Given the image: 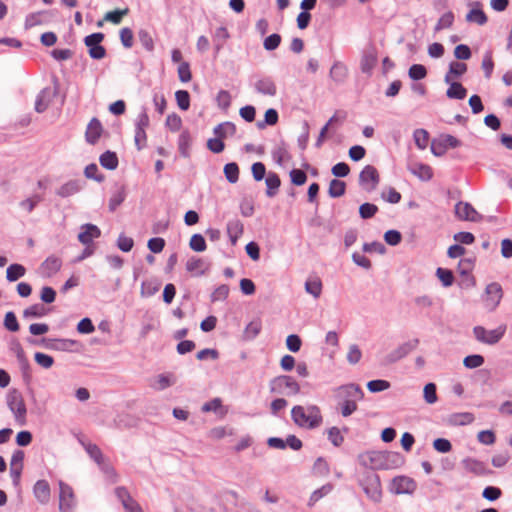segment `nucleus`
<instances>
[{"label":"nucleus","instance_id":"1","mask_svg":"<svg viewBox=\"0 0 512 512\" xmlns=\"http://www.w3.org/2000/svg\"><path fill=\"white\" fill-rule=\"evenodd\" d=\"M334 395L338 400L343 417L352 415L358 408L357 402L361 401L364 397L362 389L355 384H347L336 388Z\"/></svg>","mask_w":512,"mask_h":512},{"label":"nucleus","instance_id":"2","mask_svg":"<svg viewBox=\"0 0 512 512\" xmlns=\"http://www.w3.org/2000/svg\"><path fill=\"white\" fill-rule=\"evenodd\" d=\"M291 418L297 426L310 430L318 428L323 422L321 410L317 405H296L291 410Z\"/></svg>","mask_w":512,"mask_h":512},{"label":"nucleus","instance_id":"3","mask_svg":"<svg viewBox=\"0 0 512 512\" xmlns=\"http://www.w3.org/2000/svg\"><path fill=\"white\" fill-rule=\"evenodd\" d=\"M507 326L499 324L495 328H486L483 326H475L473 333L475 338L484 344L493 345L498 343L506 333Z\"/></svg>","mask_w":512,"mask_h":512},{"label":"nucleus","instance_id":"4","mask_svg":"<svg viewBox=\"0 0 512 512\" xmlns=\"http://www.w3.org/2000/svg\"><path fill=\"white\" fill-rule=\"evenodd\" d=\"M7 405L15 416V419L24 424L26 418V406L21 393L16 390H10L7 394Z\"/></svg>","mask_w":512,"mask_h":512},{"label":"nucleus","instance_id":"5","mask_svg":"<svg viewBox=\"0 0 512 512\" xmlns=\"http://www.w3.org/2000/svg\"><path fill=\"white\" fill-rule=\"evenodd\" d=\"M461 145L460 140L450 134H442L431 143V152L435 156H443L448 149L457 148Z\"/></svg>","mask_w":512,"mask_h":512},{"label":"nucleus","instance_id":"6","mask_svg":"<svg viewBox=\"0 0 512 512\" xmlns=\"http://www.w3.org/2000/svg\"><path fill=\"white\" fill-rule=\"evenodd\" d=\"M361 485L365 494L374 502H379L382 497L381 483L379 476L375 473H368L362 480Z\"/></svg>","mask_w":512,"mask_h":512},{"label":"nucleus","instance_id":"7","mask_svg":"<svg viewBox=\"0 0 512 512\" xmlns=\"http://www.w3.org/2000/svg\"><path fill=\"white\" fill-rule=\"evenodd\" d=\"M101 235L100 229L94 224H84L81 226V232L78 235V240L86 246H89L92 241L96 238H99ZM92 254V250L87 247L84 250V254L80 259H84L87 256Z\"/></svg>","mask_w":512,"mask_h":512},{"label":"nucleus","instance_id":"8","mask_svg":"<svg viewBox=\"0 0 512 512\" xmlns=\"http://www.w3.org/2000/svg\"><path fill=\"white\" fill-rule=\"evenodd\" d=\"M273 390L286 395H296L300 392L299 384L291 376L283 375L272 381Z\"/></svg>","mask_w":512,"mask_h":512},{"label":"nucleus","instance_id":"9","mask_svg":"<svg viewBox=\"0 0 512 512\" xmlns=\"http://www.w3.org/2000/svg\"><path fill=\"white\" fill-rule=\"evenodd\" d=\"M360 184L363 188L370 192L376 189L380 181L378 170L372 166L367 165L363 168L359 175Z\"/></svg>","mask_w":512,"mask_h":512},{"label":"nucleus","instance_id":"10","mask_svg":"<svg viewBox=\"0 0 512 512\" xmlns=\"http://www.w3.org/2000/svg\"><path fill=\"white\" fill-rule=\"evenodd\" d=\"M359 463L361 466L371 469L378 470L383 469V451H368L359 455Z\"/></svg>","mask_w":512,"mask_h":512},{"label":"nucleus","instance_id":"11","mask_svg":"<svg viewBox=\"0 0 512 512\" xmlns=\"http://www.w3.org/2000/svg\"><path fill=\"white\" fill-rule=\"evenodd\" d=\"M59 510L60 512H73L75 506L74 493L66 483L59 482Z\"/></svg>","mask_w":512,"mask_h":512},{"label":"nucleus","instance_id":"12","mask_svg":"<svg viewBox=\"0 0 512 512\" xmlns=\"http://www.w3.org/2000/svg\"><path fill=\"white\" fill-rule=\"evenodd\" d=\"M416 487V482L407 476H397L391 483V491L395 494H412Z\"/></svg>","mask_w":512,"mask_h":512},{"label":"nucleus","instance_id":"13","mask_svg":"<svg viewBox=\"0 0 512 512\" xmlns=\"http://www.w3.org/2000/svg\"><path fill=\"white\" fill-rule=\"evenodd\" d=\"M455 215L462 221L477 222L482 218L471 204L462 201L455 205Z\"/></svg>","mask_w":512,"mask_h":512},{"label":"nucleus","instance_id":"14","mask_svg":"<svg viewBox=\"0 0 512 512\" xmlns=\"http://www.w3.org/2000/svg\"><path fill=\"white\" fill-rule=\"evenodd\" d=\"M418 344H419L418 339H412V340H409V341L403 343L402 345H400L399 347H397L396 349L391 351L386 356L387 363H395V362L399 361L400 359L404 358L410 352L415 350L417 348Z\"/></svg>","mask_w":512,"mask_h":512},{"label":"nucleus","instance_id":"15","mask_svg":"<svg viewBox=\"0 0 512 512\" xmlns=\"http://www.w3.org/2000/svg\"><path fill=\"white\" fill-rule=\"evenodd\" d=\"M115 494L121 501L126 512H143L140 505L131 497L126 488L117 487L115 489Z\"/></svg>","mask_w":512,"mask_h":512},{"label":"nucleus","instance_id":"16","mask_svg":"<svg viewBox=\"0 0 512 512\" xmlns=\"http://www.w3.org/2000/svg\"><path fill=\"white\" fill-rule=\"evenodd\" d=\"M103 133V126L98 118H92L87 125L85 138L90 144H95Z\"/></svg>","mask_w":512,"mask_h":512},{"label":"nucleus","instance_id":"17","mask_svg":"<svg viewBox=\"0 0 512 512\" xmlns=\"http://www.w3.org/2000/svg\"><path fill=\"white\" fill-rule=\"evenodd\" d=\"M62 267V260L55 255L49 256L41 264L40 270L45 277H51L56 274Z\"/></svg>","mask_w":512,"mask_h":512},{"label":"nucleus","instance_id":"18","mask_svg":"<svg viewBox=\"0 0 512 512\" xmlns=\"http://www.w3.org/2000/svg\"><path fill=\"white\" fill-rule=\"evenodd\" d=\"M502 288L498 283H491L486 287V303L490 308H495L502 298Z\"/></svg>","mask_w":512,"mask_h":512},{"label":"nucleus","instance_id":"19","mask_svg":"<svg viewBox=\"0 0 512 512\" xmlns=\"http://www.w3.org/2000/svg\"><path fill=\"white\" fill-rule=\"evenodd\" d=\"M409 171L422 181H428L433 177V170L427 164L414 162L409 166Z\"/></svg>","mask_w":512,"mask_h":512},{"label":"nucleus","instance_id":"20","mask_svg":"<svg viewBox=\"0 0 512 512\" xmlns=\"http://www.w3.org/2000/svg\"><path fill=\"white\" fill-rule=\"evenodd\" d=\"M36 499L41 504H47L50 500V486L46 480H38L33 488Z\"/></svg>","mask_w":512,"mask_h":512},{"label":"nucleus","instance_id":"21","mask_svg":"<svg viewBox=\"0 0 512 512\" xmlns=\"http://www.w3.org/2000/svg\"><path fill=\"white\" fill-rule=\"evenodd\" d=\"M462 466L467 472L473 473L477 476L485 475L488 472L483 462L473 458H465L462 461Z\"/></svg>","mask_w":512,"mask_h":512},{"label":"nucleus","instance_id":"22","mask_svg":"<svg viewBox=\"0 0 512 512\" xmlns=\"http://www.w3.org/2000/svg\"><path fill=\"white\" fill-rule=\"evenodd\" d=\"M467 71V65L462 62L453 61L449 65V70L445 75V82L451 83L455 82L454 80L461 77Z\"/></svg>","mask_w":512,"mask_h":512},{"label":"nucleus","instance_id":"23","mask_svg":"<svg viewBox=\"0 0 512 512\" xmlns=\"http://www.w3.org/2000/svg\"><path fill=\"white\" fill-rule=\"evenodd\" d=\"M177 381L176 376L173 373L159 374L151 387L157 391H162L168 387L173 386Z\"/></svg>","mask_w":512,"mask_h":512},{"label":"nucleus","instance_id":"24","mask_svg":"<svg viewBox=\"0 0 512 512\" xmlns=\"http://www.w3.org/2000/svg\"><path fill=\"white\" fill-rule=\"evenodd\" d=\"M404 463L403 456L398 452L383 451V469H393L400 467Z\"/></svg>","mask_w":512,"mask_h":512},{"label":"nucleus","instance_id":"25","mask_svg":"<svg viewBox=\"0 0 512 512\" xmlns=\"http://www.w3.org/2000/svg\"><path fill=\"white\" fill-rule=\"evenodd\" d=\"M244 231L243 223L234 219L228 222L227 224V233L232 245H235L238 239L242 236Z\"/></svg>","mask_w":512,"mask_h":512},{"label":"nucleus","instance_id":"26","mask_svg":"<svg viewBox=\"0 0 512 512\" xmlns=\"http://www.w3.org/2000/svg\"><path fill=\"white\" fill-rule=\"evenodd\" d=\"M256 90L265 96H274L277 88L274 81L270 78H263L255 83Z\"/></svg>","mask_w":512,"mask_h":512},{"label":"nucleus","instance_id":"27","mask_svg":"<svg viewBox=\"0 0 512 512\" xmlns=\"http://www.w3.org/2000/svg\"><path fill=\"white\" fill-rule=\"evenodd\" d=\"M201 410L205 413L214 412L220 417H224L227 413V409L223 407L222 400L220 398H214L211 401L204 403Z\"/></svg>","mask_w":512,"mask_h":512},{"label":"nucleus","instance_id":"28","mask_svg":"<svg viewBox=\"0 0 512 512\" xmlns=\"http://www.w3.org/2000/svg\"><path fill=\"white\" fill-rule=\"evenodd\" d=\"M348 74L347 67L340 63L336 62L330 69V77L337 83H342L346 79Z\"/></svg>","mask_w":512,"mask_h":512},{"label":"nucleus","instance_id":"29","mask_svg":"<svg viewBox=\"0 0 512 512\" xmlns=\"http://www.w3.org/2000/svg\"><path fill=\"white\" fill-rule=\"evenodd\" d=\"M450 86L446 91V95L450 99H464L467 95L466 88L459 82H451Z\"/></svg>","mask_w":512,"mask_h":512},{"label":"nucleus","instance_id":"30","mask_svg":"<svg viewBox=\"0 0 512 512\" xmlns=\"http://www.w3.org/2000/svg\"><path fill=\"white\" fill-rule=\"evenodd\" d=\"M267 191L266 194L268 197H273L277 193L278 188L281 185V180L276 173L270 172L265 180Z\"/></svg>","mask_w":512,"mask_h":512},{"label":"nucleus","instance_id":"31","mask_svg":"<svg viewBox=\"0 0 512 512\" xmlns=\"http://www.w3.org/2000/svg\"><path fill=\"white\" fill-rule=\"evenodd\" d=\"M47 13L45 11L31 13L26 17L25 27L32 28L47 22Z\"/></svg>","mask_w":512,"mask_h":512},{"label":"nucleus","instance_id":"32","mask_svg":"<svg viewBox=\"0 0 512 512\" xmlns=\"http://www.w3.org/2000/svg\"><path fill=\"white\" fill-rule=\"evenodd\" d=\"M51 102V93L49 90H42L36 99L35 110L39 113L44 112Z\"/></svg>","mask_w":512,"mask_h":512},{"label":"nucleus","instance_id":"33","mask_svg":"<svg viewBox=\"0 0 512 512\" xmlns=\"http://www.w3.org/2000/svg\"><path fill=\"white\" fill-rule=\"evenodd\" d=\"M186 269L193 275H201L205 271V262L200 258H190L186 262Z\"/></svg>","mask_w":512,"mask_h":512},{"label":"nucleus","instance_id":"34","mask_svg":"<svg viewBox=\"0 0 512 512\" xmlns=\"http://www.w3.org/2000/svg\"><path fill=\"white\" fill-rule=\"evenodd\" d=\"M26 273V269L21 264H11L6 270V278L10 282H14L19 278L23 277Z\"/></svg>","mask_w":512,"mask_h":512},{"label":"nucleus","instance_id":"35","mask_svg":"<svg viewBox=\"0 0 512 512\" xmlns=\"http://www.w3.org/2000/svg\"><path fill=\"white\" fill-rule=\"evenodd\" d=\"M100 164L109 170H114L118 166V158L114 152L106 151L100 156Z\"/></svg>","mask_w":512,"mask_h":512},{"label":"nucleus","instance_id":"36","mask_svg":"<svg viewBox=\"0 0 512 512\" xmlns=\"http://www.w3.org/2000/svg\"><path fill=\"white\" fill-rule=\"evenodd\" d=\"M235 132L236 127L231 122L221 123L214 128V134L220 139H223L229 135H233Z\"/></svg>","mask_w":512,"mask_h":512},{"label":"nucleus","instance_id":"37","mask_svg":"<svg viewBox=\"0 0 512 512\" xmlns=\"http://www.w3.org/2000/svg\"><path fill=\"white\" fill-rule=\"evenodd\" d=\"M83 446L85 448V451L88 453V455L97 463V465L103 464L104 456L102 454V451L100 448L93 443H83Z\"/></svg>","mask_w":512,"mask_h":512},{"label":"nucleus","instance_id":"38","mask_svg":"<svg viewBox=\"0 0 512 512\" xmlns=\"http://www.w3.org/2000/svg\"><path fill=\"white\" fill-rule=\"evenodd\" d=\"M474 421L473 414L469 412L455 413L449 418V422L453 425H468Z\"/></svg>","mask_w":512,"mask_h":512},{"label":"nucleus","instance_id":"39","mask_svg":"<svg viewBox=\"0 0 512 512\" xmlns=\"http://www.w3.org/2000/svg\"><path fill=\"white\" fill-rule=\"evenodd\" d=\"M346 190L345 182L337 179H333L329 184L328 193L331 197L337 198L344 195Z\"/></svg>","mask_w":512,"mask_h":512},{"label":"nucleus","instance_id":"40","mask_svg":"<svg viewBox=\"0 0 512 512\" xmlns=\"http://www.w3.org/2000/svg\"><path fill=\"white\" fill-rule=\"evenodd\" d=\"M305 288L308 293L318 297L322 291V282L318 277L309 278L305 283Z\"/></svg>","mask_w":512,"mask_h":512},{"label":"nucleus","instance_id":"41","mask_svg":"<svg viewBox=\"0 0 512 512\" xmlns=\"http://www.w3.org/2000/svg\"><path fill=\"white\" fill-rule=\"evenodd\" d=\"M229 36H230L229 32L225 27H219L215 31L214 42H215L216 53H218L221 50V48L223 47L224 43L229 38Z\"/></svg>","mask_w":512,"mask_h":512},{"label":"nucleus","instance_id":"42","mask_svg":"<svg viewBox=\"0 0 512 512\" xmlns=\"http://www.w3.org/2000/svg\"><path fill=\"white\" fill-rule=\"evenodd\" d=\"M378 58L376 53L366 54L361 61V69L365 73H370L372 69L377 65Z\"/></svg>","mask_w":512,"mask_h":512},{"label":"nucleus","instance_id":"43","mask_svg":"<svg viewBox=\"0 0 512 512\" xmlns=\"http://www.w3.org/2000/svg\"><path fill=\"white\" fill-rule=\"evenodd\" d=\"M466 20L468 22H474L479 25H484L487 22V16L481 9H472L466 15Z\"/></svg>","mask_w":512,"mask_h":512},{"label":"nucleus","instance_id":"44","mask_svg":"<svg viewBox=\"0 0 512 512\" xmlns=\"http://www.w3.org/2000/svg\"><path fill=\"white\" fill-rule=\"evenodd\" d=\"M261 330L260 322H248L243 332L244 340H252L254 339Z\"/></svg>","mask_w":512,"mask_h":512},{"label":"nucleus","instance_id":"45","mask_svg":"<svg viewBox=\"0 0 512 512\" xmlns=\"http://www.w3.org/2000/svg\"><path fill=\"white\" fill-rule=\"evenodd\" d=\"M423 397L427 404H434L437 402L436 385L434 383H428L424 386Z\"/></svg>","mask_w":512,"mask_h":512},{"label":"nucleus","instance_id":"46","mask_svg":"<svg viewBox=\"0 0 512 512\" xmlns=\"http://www.w3.org/2000/svg\"><path fill=\"white\" fill-rule=\"evenodd\" d=\"M79 190V186L75 181H69L63 184L57 191V194L60 197H69L77 193Z\"/></svg>","mask_w":512,"mask_h":512},{"label":"nucleus","instance_id":"47","mask_svg":"<svg viewBox=\"0 0 512 512\" xmlns=\"http://www.w3.org/2000/svg\"><path fill=\"white\" fill-rule=\"evenodd\" d=\"M224 174L230 183H236L239 178V167L236 163H228L224 167Z\"/></svg>","mask_w":512,"mask_h":512},{"label":"nucleus","instance_id":"48","mask_svg":"<svg viewBox=\"0 0 512 512\" xmlns=\"http://www.w3.org/2000/svg\"><path fill=\"white\" fill-rule=\"evenodd\" d=\"M175 98H176V101H177V105H178V107L181 110L186 111V110L189 109V107H190V95H189V93L186 90H178V91H176Z\"/></svg>","mask_w":512,"mask_h":512},{"label":"nucleus","instance_id":"49","mask_svg":"<svg viewBox=\"0 0 512 512\" xmlns=\"http://www.w3.org/2000/svg\"><path fill=\"white\" fill-rule=\"evenodd\" d=\"M189 246L196 252H203L206 250V241L201 234H194L190 238Z\"/></svg>","mask_w":512,"mask_h":512},{"label":"nucleus","instance_id":"50","mask_svg":"<svg viewBox=\"0 0 512 512\" xmlns=\"http://www.w3.org/2000/svg\"><path fill=\"white\" fill-rule=\"evenodd\" d=\"M453 22H454V14L451 11L446 12L438 20V22L435 26V30L440 31L442 29L450 28L452 26Z\"/></svg>","mask_w":512,"mask_h":512},{"label":"nucleus","instance_id":"51","mask_svg":"<svg viewBox=\"0 0 512 512\" xmlns=\"http://www.w3.org/2000/svg\"><path fill=\"white\" fill-rule=\"evenodd\" d=\"M34 359L39 366L45 369L51 368L52 365L54 364L53 357L42 352H36L34 355Z\"/></svg>","mask_w":512,"mask_h":512},{"label":"nucleus","instance_id":"52","mask_svg":"<svg viewBox=\"0 0 512 512\" xmlns=\"http://www.w3.org/2000/svg\"><path fill=\"white\" fill-rule=\"evenodd\" d=\"M436 275L445 287H449L453 284L454 276L452 271L444 268H438Z\"/></svg>","mask_w":512,"mask_h":512},{"label":"nucleus","instance_id":"53","mask_svg":"<svg viewBox=\"0 0 512 512\" xmlns=\"http://www.w3.org/2000/svg\"><path fill=\"white\" fill-rule=\"evenodd\" d=\"M381 197L383 200L391 204L399 203L401 200V194L395 188L392 187L388 188L387 190H384L381 194Z\"/></svg>","mask_w":512,"mask_h":512},{"label":"nucleus","instance_id":"54","mask_svg":"<svg viewBox=\"0 0 512 512\" xmlns=\"http://www.w3.org/2000/svg\"><path fill=\"white\" fill-rule=\"evenodd\" d=\"M414 140L420 149H425L429 142L428 132L424 129H417L414 132Z\"/></svg>","mask_w":512,"mask_h":512},{"label":"nucleus","instance_id":"55","mask_svg":"<svg viewBox=\"0 0 512 512\" xmlns=\"http://www.w3.org/2000/svg\"><path fill=\"white\" fill-rule=\"evenodd\" d=\"M367 388L372 393L381 392L390 388V383L381 379L371 380L367 383Z\"/></svg>","mask_w":512,"mask_h":512},{"label":"nucleus","instance_id":"56","mask_svg":"<svg viewBox=\"0 0 512 512\" xmlns=\"http://www.w3.org/2000/svg\"><path fill=\"white\" fill-rule=\"evenodd\" d=\"M484 363V357L478 354L469 355L464 358L463 364L466 368H478Z\"/></svg>","mask_w":512,"mask_h":512},{"label":"nucleus","instance_id":"57","mask_svg":"<svg viewBox=\"0 0 512 512\" xmlns=\"http://www.w3.org/2000/svg\"><path fill=\"white\" fill-rule=\"evenodd\" d=\"M332 490L331 485H324L320 489L315 490L309 499V506H313L317 501H319L322 497L330 493Z\"/></svg>","mask_w":512,"mask_h":512},{"label":"nucleus","instance_id":"58","mask_svg":"<svg viewBox=\"0 0 512 512\" xmlns=\"http://www.w3.org/2000/svg\"><path fill=\"white\" fill-rule=\"evenodd\" d=\"M427 75L426 68L421 64H413L409 68V77L413 80H421Z\"/></svg>","mask_w":512,"mask_h":512},{"label":"nucleus","instance_id":"59","mask_svg":"<svg viewBox=\"0 0 512 512\" xmlns=\"http://www.w3.org/2000/svg\"><path fill=\"white\" fill-rule=\"evenodd\" d=\"M378 211L375 204L364 203L359 207V214L363 219L372 218Z\"/></svg>","mask_w":512,"mask_h":512},{"label":"nucleus","instance_id":"60","mask_svg":"<svg viewBox=\"0 0 512 512\" xmlns=\"http://www.w3.org/2000/svg\"><path fill=\"white\" fill-rule=\"evenodd\" d=\"M120 40L125 48H131L134 41L133 31L128 27L122 28L120 30Z\"/></svg>","mask_w":512,"mask_h":512},{"label":"nucleus","instance_id":"61","mask_svg":"<svg viewBox=\"0 0 512 512\" xmlns=\"http://www.w3.org/2000/svg\"><path fill=\"white\" fill-rule=\"evenodd\" d=\"M291 182L296 186L304 185L307 181L306 173L301 169H292L290 171Z\"/></svg>","mask_w":512,"mask_h":512},{"label":"nucleus","instance_id":"62","mask_svg":"<svg viewBox=\"0 0 512 512\" xmlns=\"http://www.w3.org/2000/svg\"><path fill=\"white\" fill-rule=\"evenodd\" d=\"M178 76L181 82H189L192 79V73L188 62H181L178 66Z\"/></svg>","mask_w":512,"mask_h":512},{"label":"nucleus","instance_id":"63","mask_svg":"<svg viewBox=\"0 0 512 512\" xmlns=\"http://www.w3.org/2000/svg\"><path fill=\"white\" fill-rule=\"evenodd\" d=\"M127 13H128V9L127 8L124 9V10L110 11V12L106 13L104 19L106 21H109V22L113 23V24H119L122 21L123 17L125 15H127Z\"/></svg>","mask_w":512,"mask_h":512},{"label":"nucleus","instance_id":"64","mask_svg":"<svg viewBox=\"0 0 512 512\" xmlns=\"http://www.w3.org/2000/svg\"><path fill=\"white\" fill-rule=\"evenodd\" d=\"M501 495H502L501 489L498 487H494V486H487L482 492L483 498H485L488 501H495V500L499 499L501 497Z\"/></svg>","mask_w":512,"mask_h":512}]
</instances>
